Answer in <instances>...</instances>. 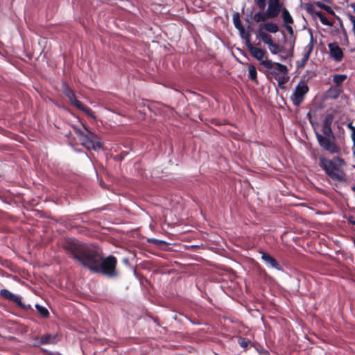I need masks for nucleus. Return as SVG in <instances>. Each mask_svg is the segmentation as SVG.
Returning <instances> with one entry per match:
<instances>
[{
	"label": "nucleus",
	"mask_w": 355,
	"mask_h": 355,
	"mask_svg": "<svg viewBox=\"0 0 355 355\" xmlns=\"http://www.w3.org/2000/svg\"><path fill=\"white\" fill-rule=\"evenodd\" d=\"M63 248L76 263L92 272L108 278H115L119 275L116 269L117 259L113 255L103 258L95 248L71 238L65 240Z\"/></svg>",
	"instance_id": "1"
},
{
	"label": "nucleus",
	"mask_w": 355,
	"mask_h": 355,
	"mask_svg": "<svg viewBox=\"0 0 355 355\" xmlns=\"http://www.w3.org/2000/svg\"><path fill=\"white\" fill-rule=\"evenodd\" d=\"M318 164L333 181L340 183L346 182V173L343 169L345 162L343 158L336 156L330 159L324 156H320Z\"/></svg>",
	"instance_id": "2"
},
{
	"label": "nucleus",
	"mask_w": 355,
	"mask_h": 355,
	"mask_svg": "<svg viewBox=\"0 0 355 355\" xmlns=\"http://www.w3.org/2000/svg\"><path fill=\"white\" fill-rule=\"evenodd\" d=\"M254 3L261 10L253 16V20L257 23L277 17L284 8L280 0H254Z\"/></svg>",
	"instance_id": "3"
},
{
	"label": "nucleus",
	"mask_w": 355,
	"mask_h": 355,
	"mask_svg": "<svg viewBox=\"0 0 355 355\" xmlns=\"http://www.w3.org/2000/svg\"><path fill=\"white\" fill-rule=\"evenodd\" d=\"M322 131L324 136L315 130V137L320 146L330 154L339 155L340 153V148L335 141V136L331 126L322 125Z\"/></svg>",
	"instance_id": "4"
},
{
	"label": "nucleus",
	"mask_w": 355,
	"mask_h": 355,
	"mask_svg": "<svg viewBox=\"0 0 355 355\" xmlns=\"http://www.w3.org/2000/svg\"><path fill=\"white\" fill-rule=\"evenodd\" d=\"M260 64L267 69L268 75H271L278 83L280 88H283L289 78L288 70L286 65L279 62H272L271 60L266 59L260 62Z\"/></svg>",
	"instance_id": "5"
},
{
	"label": "nucleus",
	"mask_w": 355,
	"mask_h": 355,
	"mask_svg": "<svg viewBox=\"0 0 355 355\" xmlns=\"http://www.w3.org/2000/svg\"><path fill=\"white\" fill-rule=\"evenodd\" d=\"M83 128L85 130L73 127L74 132L78 137L80 144L88 150H96L102 148L103 145L99 137L89 131L84 125Z\"/></svg>",
	"instance_id": "6"
},
{
	"label": "nucleus",
	"mask_w": 355,
	"mask_h": 355,
	"mask_svg": "<svg viewBox=\"0 0 355 355\" xmlns=\"http://www.w3.org/2000/svg\"><path fill=\"white\" fill-rule=\"evenodd\" d=\"M62 92L68 98L72 105L76 107L79 110L83 111L87 116L95 119V115L93 110L78 101L76 98L74 91L66 83L62 85Z\"/></svg>",
	"instance_id": "7"
},
{
	"label": "nucleus",
	"mask_w": 355,
	"mask_h": 355,
	"mask_svg": "<svg viewBox=\"0 0 355 355\" xmlns=\"http://www.w3.org/2000/svg\"><path fill=\"white\" fill-rule=\"evenodd\" d=\"M309 87L307 83L302 80L296 86L295 91L291 96V100L295 106H300L304 101L305 95L309 92Z\"/></svg>",
	"instance_id": "8"
},
{
	"label": "nucleus",
	"mask_w": 355,
	"mask_h": 355,
	"mask_svg": "<svg viewBox=\"0 0 355 355\" xmlns=\"http://www.w3.org/2000/svg\"><path fill=\"white\" fill-rule=\"evenodd\" d=\"M0 296H1L3 298H4L8 301L15 303L22 310H24V311L31 310V311H33V309H32V306L30 304H26L24 302H22L20 297L12 293L8 289H6V288L1 289L0 291Z\"/></svg>",
	"instance_id": "9"
},
{
	"label": "nucleus",
	"mask_w": 355,
	"mask_h": 355,
	"mask_svg": "<svg viewBox=\"0 0 355 355\" xmlns=\"http://www.w3.org/2000/svg\"><path fill=\"white\" fill-rule=\"evenodd\" d=\"M260 39L264 44L268 46L269 50L272 54L276 55L284 51V46L275 43L271 35L266 33H260Z\"/></svg>",
	"instance_id": "10"
},
{
	"label": "nucleus",
	"mask_w": 355,
	"mask_h": 355,
	"mask_svg": "<svg viewBox=\"0 0 355 355\" xmlns=\"http://www.w3.org/2000/svg\"><path fill=\"white\" fill-rule=\"evenodd\" d=\"M328 48L331 57L337 62H341L343 59L344 54L342 49L336 42L328 44Z\"/></svg>",
	"instance_id": "11"
},
{
	"label": "nucleus",
	"mask_w": 355,
	"mask_h": 355,
	"mask_svg": "<svg viewBox=\"0 0 355 355\" xmlns=\"http://www.w3.org/2000/svg\"><path fill=\"white\" fill-rule=\"evenodd\" d=\"M279 31V28L278 25L272 21H268L265 23L260 24L259 26V30L257 33V37L260 38V33H275Z\"/></svg>",
	"instance_id": "12"
},
{
	"label": "nucleus",
	"mask_w": 355,
	"mask_h": 355,
	"mask_svg": "<svg viewBox=\"0 0 355 355\" xmlns=\"http://www.w3.org/2000/svg\"><path fill=\"white\" fill-rule=\"evenodd\" d=\"M259 252L261 254V259L268 267L275 268L277 270H282V266L273 257L263 251H260Z\"/></svg>",
	"instance_id": "13"
},
{
	"label": "nucleus",
	"mask_w": 355,
	"mask_h": 355,
	"mask_svg": "<svg viewBox=\"0 0 355 355\" xmlns=\"http://www.w3.org/2000/svg\"><path fill=\"white\" fill-rule=\"evenodd\" d=\"M250 54L256 60L261 62L263 58L267 53L265 49L254 46L252 43L246 46Z\"/></svg>",
	"instance_id": "14"
},
{
	"label": "nucleus",
	"mask_w": 355,
	"mask_h": 355,
	"mask_svg": "<svg viewBox=\"0 0 355 355\" xmlns=\"http://www.w3.org/2000/svg\"><path fill=\"white\" fill-rule=\"evenodd\" d=\"M57 336L55 334H46L35 338V345L54 344L56 342Z\"/></svg>",
	"instance_id": "15"
},
{
	"label": "nucleus",
	"mask_w": 355,
	"mask_h": 355,
	"mask_svg": "<svg viewBox=\"0 0 355 355\" xmlns=\"http://www.w3.org/2000/svg\"><path fill=\"white\" fill-rule=\"evenodd\" d=\"M313 49V37L311 36V39L310 43L305 47L306 53L304 54L302 60L298 64V69L303 68L306 64L307 61L309 60L310 55Z\"/></svg>",
	"instance_id": "16"
},
{
	"label": "nucleus",
	"mask_w": 355,
	"mask_h": 355,
	"mask_svg": "<svg viewBox=\"0 0 355 355\" xmlns=\"http://www.w3.org/2000/svg\"><path fill=\"white\" fill-rule=\"evenodd\" d=\"M281 12L284 24H293L294 23L292 16L286 8H284Z\"/></svg>",
	"instance_id": "17"
},
{
	"label": "nucleus",
	"mask_w": 355,
	"mask_h": 355,
	"mask_svg": "<svg viewBox=\"0 0 355 355\" xmlns=\"http://www.w3.org/2000/svg\"><path fill=\"white\" fill-rule=\"evenodd\" d=\"M240 36L245 40V46H248L251 42V35L249 31H246L244 27L238 29Z\"/></svg>",
	"instance_id": "18"
},
{
	"label": "nucleus",
	"mask_w": 355,
	"mask_h": 355,
	"mask_svg": "<svg viewBox=\"0 0 355 355\" xmlns=\"http://www.w3.org/2000/svg\"><path fill=\"white\" fill-rule=\"evenodd\" d=\"M248 77L252 81L254 82L256 84H258L257 69L252 64L249 66Z\"/></svg>",
	"instance_id": "19"
},
{
	"label": "nucleus",
	"mask_w": 355,
	"mask_h": 355,
	"mask_svg": "<svg viewBox=\"0 0 355 355\" xmlns=\"http://www.w3.org/2000/svg\"><path fill=\"white\" fill-rule=\"evenodd\" d=\"M232 21L235 28L238 30L243 27L241 23V20L240 19V15L239 12H236L232 15Z\"/></svg>",
	"instance_id": "20"
},
{
	"label": "nucleus",
	"mask_w": 355,
	"mask_h": 355,
	"mask_svg": "<svg viewBox=\"0 0 355 355\" xmlns=\"http://www.w3.org/2000/svg\"><path fill=\"white\" fill-rule=\"evenodd\" d=\"M347 75L345 74H336L333 77V81L336 86L339 87L347 79Z\"/></svg>",
	"instance_id": "21"
},
{
	"label": "nucleus",
	"mask_w": 355,
	"mask_h": 355,
	"mask_svg": "<svg viewBox=\"0 0 355 355\" xmlns=\"http://www.w3.org/2000/svg\"><path fill=\"white\" fill-rule=\"evenodd\" d=\"M341 31H342V35L343 36L340 37V42L342 45H348L349 44V40L347 34V31L342 23V21H340Z\"/></svg>",
	"instance_id": "22"
},
{
	"label": "nucleus",
	"mask_w": 355,
	"mask_h": 355,
	"mask_svg": "<svg viewBox=\"0 0 355 355\" xmlns=\"http://www.w3.org/2000/svg\"><path fill=\"white\" fill-rule=\"evenodd\" d=\"M335 115V111L331 113H327L322 121V125L331 126Z\"/></svg>",
	"instance_id": "23"
},
{
	"label": "nucleus",
	"mask_w": 355,
	"mask_h": 355,
	"mask_svg": "<svg viewBox=\"0 0 355 355\" xmlns=\"http://www.w3.org/2000/svg\"><path fill=\"white\" fill-rule=\"evenodd\" d=\"M35 309L44 318H48L49 317V312L44 306L40 304H35Z\"/></svg>",
	"instance_id": "24"
},
{
	"label": "nucleus",
	"mask_w": 355,
	"mask_h": 355,
	"mask_svg": "<svg viewBox=\"0 0 355 355\" xmlns=\"http://www.w3.org/2000/svg\"><path fill=\"white\" fill-rule=\"evenodd\" d=\"M316 16L319 17L321 23L324 25L331 26L333 24L327 19L324 15L322 12H317Z\"/></svg>",
	"instance_id": "25"
},
{
	"label": "nucleus",
	"mask_w": 355,
	"mask_h": 355,
	"mask_svg": "<svg viewBox=\"0 0 355 355\" xmlns=\"http://www.w3.org/2000/svg\"><path fill=\"white\" fill-rule=\"evenodd\" d=\"M291 24H285V28L289 35L291 37H293V40L292 42H291V51H293L294 45H295V36H294V31L293 27L291 26Z\"/></svg>",
	"instance_id": "26"
},
{
	"label": "nucleus",
	"mask_w": 355,
	"mask_h": 355,
	"mask_svg": "<svg viewBox=\"0 0 355 355\" xmlns=\"http://www.w3.org/2000/svg\"><path fill=\"white\" fill-rule=\"evenodd\" d=\"M238 343L241 347L247 348L251 344V342L248 338L239 337Z\"/></svg>",
	"instance_id": "27"
},
{
	"label": "nucleus",
	"mask_w": 355,
	"mask_h": 355,
	"mask_svg": "<svg viewBox=\"0 0 355 355\" xmlns=\"http://www.w3.org/2000/svg\"><path fill=\"white\" fill-rule=\"evenodd\" d=\"M341 90L338 88L330 89L329 90V96L332 98H337L340 94Z\"/></svg>",
	"instance_id": "28"
},
{
	"label": "nucleus",
	"mask_w": 355,
	"mask_h": 355,
	"mask_svg": "<svg viewBox=\"0 0 355 355\" xmlns=\"http://www.w3.org/2000/svg\"><path fill=\"white\" fill-rule=\"evenodd\" d=\"M314 5L315 4H312L311 3H307L305 4L306 11L312 15H316V12H318L315 10Z\"/></svg>",
	"instance_id": "29"
},
{
	"label": "nucleus",
	"mask_w": 355,
	"mask_h": 355,
	"mask_svg": "<svg viewBox=\"0 0 355 355\" xmlns=\"http://www.w3.org/2000/svg\"><path fill=\"white\" fill-rule=\"evenodd\" d=\"M256 349L258 352V353L259 354V355H270L268 350H267L262 346H259V347H256Z\"/></svg>",
	"instance_id": "30"
},
{
	"label": "nucleus",
	"mask_w": 355,
	"mask_h": 355,
	"mask_svg": "<svg viewBox=\"0 0 355 355\" xmlns=\"http://www.w3.org/2000/svg\"><path fill=\"white\" fill-rule=\"evenodd\" d=\"M347 127L352 131V139L355 144V127L352 125V123H348Z\"/></svg>",
	"instance_id": "31"
},
{
	"label": "nucleus",
	"mask_w": 355,
	"mask_h": 355,
	"mask_svg": "<svg viewBox=\"0 0 355 355\" xmlns=\"http://www.w3.org/2000/svg\"><path fill=\"white\" fill-rule=\"evenodd\" d=\"M128 154L127 151H122L120 154L117 155L116 157V160H122L125 158V156Z\"/></svg>",
	"instance_id": "32"
},
{
	"label": "nucleus",
	"mask_w": 355,
	"mask_h": 355,
	"mask_svg": "<svg viewBox=\"0 0 355 355\" xmlns=\"http://www.w3.org/2000/svg\"><path fill=\"white\" fill-rule=\"evenodd\" d=\"M306 118L309 119L310 123L313 126L314 124H317V122H315L313 121L312 119V113H311V111H309L307 114H306Z\"/></svg>",
	"instance_id": "33"
},
{
	"label": "nucleus",
	"mask_w": 355,
	"mask_h": 355,
	"mask_svg": "<svg viewBox=\"0 0 355 355\" xmlns=\"http://www.w3.org/2000/svg\"><path fill=\"white\" fill-rule=\"evenodd\" d=\"M326 12H327L329 15H334L335 16L336 14L334 12V11L331 9V7H329V6H327L326 8H324V9Z\"/></svg>",
	"instance_id": "34"
},
{
	"label": "nucleus",
	"mask_w": 355,
	"mask_h": 355,
	"mask_svg": "<svg viewBox=\"0 0 355 355\" xmlns=\"http://www.w3.org/2000/svg\"><path fill=\"white\" fill-rule=\"evenodd\" d=\"M314 4L318 6V8H322V9H324V8H326L327 5H325L324 3L320 2V1H317V2H315Z\"/></svg>",
	"instance_id": "35"
},
{
	"label": "nucleus",
	"mask_w": 355,
	"mask_h": 355,
	"mask_svg": "<svg viewBox=\"0 0 355 355\" xmlns=\"http://www.w3.org/2000/svg\"><path fill=\"white\" fill-rule=\"evenodd\" d=\"M349 223L355 225V220L353 216H349L347 218Z\"/></svg>",
	"instance_id": "36"
},
{
	"label": "nucleus",
	"mask_w": 355,
	"mask_h": 355,
	"mask_svg": "<svg viewBox=\"0 0 355 355\" xmlns=\"http://www.w3.org/2000/svg\"><path fill=\"white\" fill-rule=\"evenodd\" d=\"M148 242L150 243H153V244H157L158 243H160L161 241L154 239H148Z\"/></svg>",
	"instance_id": "37"
},
{
	"label": "nucleus",
	"mask_w": 355,
	"mask_h": 355,
	"mask_svg": "<svg viewBox=\"0 0 355 355\" xmlns=\"http://www.w3.org/2000/svg\"><path fill=\"white\" fill-rule=\"evenodd\" d=\"M352 191H354L355 192V186L352 187Z\"/></svg>",
	"instance_id": "38"
}]
</instances>
